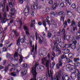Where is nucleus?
Listing matches in <instances>:
<instances>
[{
	"label": "nucleus",
	"instance_id": "nucleus-28",
	"mask_svg": "<svg viewBox=\"0 0 80 80\" xmlns=\"http://www.w3.org/2000/svg\"><path fill=\"white\" fill-rule=\"evenodd\" d=\"M51 24L52 25H54L55 27H57V24L54 20H52L51 21Z\"/></svg>",
	"mask_w": 80,
	"mask_h": 80
},
{
	"label": "nucleus",
	"instance_id": "nucleus-3",
	"mask_svg": "<svg viewBox=\"0 0 80 80\" xmlns=\"http://www.w3.org/2000/svg\"><path fill=\"white\" fill-rule=\"evenodd\" d=\"M72 73L71 78L72 80H75L76 77H78V80H80V73L78 71V69L76 68H72L70 71Z\"/></svg>",
	"mask_w": 80,
	"mask_h": 80
},
{
	"label": "nucleus",
	"instance_id": "nucleus-26",
	"mask_svg": "<svg viewBox=\"0 0 80 80\" xmlns=\"http://www.w3.org/2000/svg\"><path fill=\"white\" fill-rule=\"evenodd\" d=\"M20 38L19 37L17 41V45L18 46H20Z\"/></svg>",
	"mask_w": 80,
	"mask_h": 80
},
{
	"label": "nucleus",
	"instance_id": "nucleus-47",
	"mask_svg": "<svg viewBox=\"0 0 80 80\" xmlns=\"http://www.w3.org/2000/svg\"><path fill=\"white\" fill-rule=\"evenodd\" d=\"M50 15H54L55 16L56 15L55 13L53 12H51Z\"/></svg>",
	"mask_w": 80,
	"mask_h": 80
},
{
	"label": "nucleus",
	"instance_id": "nucleus-54",
	"mask_svg": "<svg viewBox=\"0 0 80 80\" xmlns=\"http://www.w3.org/2000/svg\"><path fill=\"white\" fill-rule=\"evenodd\" d=\"M24 15L26 17H27L28 15V12H24Z\"/></svg>",
	"mask_w": 80,
	"mask_h": 80
},
{
	"label": "nucleus",
	"instance_id": "nucleus-40",
	"mask_svg": "<svg viewBox=\"0 0 80 80\" xmlns=\"http://www.w3.org/2000/svg\"><path fill=\"white\" fill-rule=\"evenodd\" d=\"M7 48H6V47H4L3 48V51L4 52H7Z\"/></svg>",
	"mask_w": 80,
	"mask_h": 80
},
{
	"label": "nucleus",
	"instance_id": "nucleus-24",
	"mask_svg": "<svg viewBox=\"0 0 80 80\" xmlns=\"http://www.w3.org/2000/svg\"><path fill=\"white\" fill-rule=\"evenodd\" d=\"M23 38H22L21 39V43H23L26 40V36H23Z\"/></svg>",
	"mask_w": 80,
	"mask_h": 80
},
{
	"label": "nucleus",
	"instance_id": "nucleus-59",
	"mask_svg": "<svg viewBox=\"0 0 80 80\" xmlns=\"http://www.w3.org/2000/svg\"><path fill=\"white\" fill-rule=\"evenodd\" d=\"M34 37H33V36H31L30 38V39L31 40H34Z\"/></svg>",
	"mask_w": 80,
	"mask_h": 80
},
{
	"label": "nucleus",
	"instance_id": "nucleus-51",
	"mask_svg": "<svg viewBox=\"0 0 80 80\" xmlns=\"http://www.w3.org/2000/svg\"><path fill=\"white\" fill-rule=\"evenodd\" d=\"M6 57H8V58H9V57H11V54L8 53L6 55Z\"/></svg>",
	"mask_w": 80,
	"mask_h": 80
},
{
	"label": "nucleus",
	"instance_id": "nucleus-31",
	"mask_svg": "<svg viewBox=\"0 0 80 80\" xmlns=\"http://www.w3.org/2000/svg\"><path fill=\"white\" fill-rule=\"evenodd\" d=\"M66 61L67 62H68V63H72V60L68 58H66Z\"/></svg>",
	"mask_w": 80,
	"mask_h": 80
},
{
	"label": "nucleus",
	"instance_id": "nucleus-46",
	"mask_svg": "<svg viewBox=\"0 0 80 80\" xmlns=\"http://www.w3.org/2000/svg\"><path fill=\"white\" fill-rule=\"evenodd\" d=\"M68 15L70 16L71 17H72V16L73 15V14H72L71 12H68Z\"/></svg>",
	"mask_w": 80,
	"mask_h": 80
},
{
	"label": "nucleus",
	"instance_id": "nucleus-48",
	"mask_svg": "<svg viewBox=\"0 0 80 80\" xmlns=\"http://www.w3.org/2000/svg\"><path fill=\"white\" fill-rule=\"evenodd\" d=\"M68 3L69 5H70L72 4V0H68Z\"/></svg>",
	"mask_w": 80,
	"mask_h": 80
},
{
	"label": "nucleus",
	"instance_id": "nucleus-38",
	"mask_svg": "<svg viewBox=\"0 0 80 80\" xmlns=\"http://www.w3.org/2000/svg\"><path fill=\"white\" fill-rule=\"evenodd\" d=\"M71 7L72 8H76V5L75 4L73 3Z\"/></svg>",
	"mask_w": 80,
	"mask_h": 80
},
{
	"label": "nucleus",
	"instance_id": "nucleus-29",
	"mask_svg": "<svg viewBox=\"0 0 80 80\" xmlns=\"http://www.w3.org/2000/svg\"><path fill=\"white\" fill-rule=\"evenodd\" d=\"M43 25L44 27H45V29L47 30L48 28L47 27H46V26L47 25V23H46V22L45 21H43L42 22Z\"/></svg>",
	"mask_w": 80,
	"mask_h": 80
},
{
	"label": "nucleus",
	"instance_id": "nucleus-50",
	"mask_svg": "<svg viewBox=\"0 0 80 80\" xmlns=\"http://www.w3.org/2000/svg\"><path fill=\"white\" fill-rule=\"evenodd\" d=\"M55 62H53L52 63V68H54V66H55Z\"/></svg>",
	"mask_w": 80,
	"mask_h": 80
},
{
	"label": "nucleus",
	"instance_id": "nucleus-62",
	"mask_svg": "<svg viewBox=\"0 0 80 80\" xmlns=\"http://www.w3.org/2000/svg\"><path fill=\"white\" fill-rule=\"evenodd\" d=\"M52 55L54 57H55L56 55H55V52H52Z\"/></svg>",
	"mask_w": 80,
	"mask_h": 80
},
{
	"label": "nucleus",
	"instance_id": "nucleus-55",
	"mask_svg": "<svg viewBox=\"0 0 80 80\" xmlns=\"http://www.w3.org/2000/svg\"><path fill=\"white\" fill-rule=\"evenodd\" d=\"M74 55L73 54L70 53L69 54V56H70L71 58H72V56H73Z\"/></svg>",
	"mask_w": 80,
	"mask_h": 80
},
{
	"label": "nucleus",
	"instance_id": "nucleus-14",
	"mask_svg": "<svg viewBox=\"0 0 80 80\" xmlns=\"http://www.w3.org/2000/svg\"><path fill=\"white\" fill-rule=\"evenodd\" d=\"M62 51L63 53H65V54H67V53H68L70 52V50L68 49H63Z\"/></svg>",
	"mask_w": 80,
	"mask_h": 80
},
{
	"label": "nucleus",
	"instance_id": "nucleus-7",
	"mask_svg": "<svg viewBox=\"0 0 80 80\" xmlns=\"http://www.w3.org/2000/svg\"><path fill=\"white\" fill-rule=\"evenodd\" d=\"M38 37V43L39 44H42V42H43V40L44 42H45V43H47V39H43V37H42V36L40 35Z\"/></svg>",
	"mask_w": 80,
	"mask_h": 80
},
{
	"label": "nucleus",
	"instance_id": "nucleus-21",
	"mask_svg": "<svg viewBox=\"0 0 80 80\" xmlns=\"http://www.w3.org/2000/svg\"><path fill=\"white\" fill-rule=\"evenodd\" d=\"M46 51L47 49L46 48L42 49V50H41V53H40V54L42 55H43V54L45 53V52Z\"/></svg>",
	"mask_w": 80,
	"mask_h": 80
},
{
	"label": "nucleus",
	"instance_id": "nucleus-9",
	"mask_svg": "<svg viewBox=\"0 0 80 80\" xmlns=\"http://www.w3.org/2000/svg\"><path fill=\"white\" fill-rule=\"evenodd\" d=\"M24 29L25 31L26 35L27 36H29L30 35V33H29V30L28 28H27L26 26H24Z\"/></svg>",
	"mask_w": 80,
	"mask_h": 80
},
{
	"label": "nucleus",
	"instance_id": "nucleus-17",
	"mask_svg": "<svg viewBox=\"0 0 80 80\" xmlns=\"http://www.w3.org/2000/svg\"><path fill=\"white\" fill-rule=\"evenodd\" d=\"M30 11V8L28 6H26L25 10L24 12H26L29 13Z\"/></svg>",
	"mask_w": 80,
	"mask_h": 80
},
{
	"label": "nucleus",
	"instance_id": "nucleus-45",
	"mask_svg": "<svg viewBox=\"0 0 80 80\" xmlns=\"http://www.w3.org/2000/svg\"><path fill=\"white\" fill-rule=\"evenodd\" d=\"M67 25V21H65V22L64 23V28H66Z\"/></svg>",
	"mask_w": 80,
	"mask_h": 80
},
{
	"label": "nucleus",
	"instance_id": "nucleus-60",
	"mask_svg": "<svg viewBox=\"0 0 80 80\" xmlns=\"http://www.w3.org/2000/svg\"><path fill=\"white\" fill-rule=\"evenodd\" d=\"M7 62V61L4 60L3 62V65H5V64L6 63V62Z\"/></svg>",
	"mask_w": 80,
	"mask_h": 80
},
{
	"label": "nucleus",
	"instance_id": "nucleus-49",
	"mask_svg": "<svg viewBox=\"0 0 80 80\" xmlns=\"http://www.w3.org/2000/svg\"><path fill=\"white\" fill-rule=\"evenodd\" d=\"M46 12L48 13L49 12H50V8H47L46 9Z\"/></svg>",
	"mask_w": 80,
	"mask_h": 80
},
{
	"label": "nucleus",
	"instance_id": "nucleus-56",
	"mask_svg": "<svg viewBox=\"0 0 80 80\" xmlns=\"http://www.w3.org/2000/svg\"><path fill=\"white\" fill-rule=\"evenodd\" d=\"M48 37L49 38H51L52 36V34L48 33Z\"/></svg>",
	"mask_w": 80,
	"mask_h": 80
},
{
	"label": "nucleus",
	"instance_id": "nucleus-30",
	"mask_svg": "<svg viewBox=\"0 0 80 80\" xmlns=\"http://www.w3.org/2000/svg\"><path fill=\"white\" fill-rule=\"evenodd\" d=\"M35 20H33L31 21V27H33V23H35Z\"/></svg>",
	"mask_w": 80,
	"mask_h": 80
},
{
	"label": "nucleus",
	"instance_id": "nucleus-13",
	"mask_svg": "<svg viewBox=\"0 0 80 80\" xmlns=\"http://www.w3.org/2000/svg\"><path fill=\"white\" fill-rule=\"evenodd\" d=\"M63 75H62V77H64V79L65 80H71L70 79V78L68 77V75L67 74H62Z\"/></svg>",
	"mask_w": 80,
	"mask_h": 80
},
{
	"label": "nucleus",
	"instance_id": "nucleus-15",
	"mask_svg": "<svg viewBox=\"0 0 80 80\" xmlns=\"http://www.w3.org/2000/svg\"><path fill=\"white\" fill-rule=\"evenodd\" d=\"M63 47H62V46H61V48H69V47H72V45H70V44H66L65 45V46H64V45H63Z\"/></svg>",
	"mask_w": 80,
	"mask_h": 80
},
{
	"label": "nucleus",
	"instance_id": "nucleus-4",
	"mask_svg": "<svg viewBox=\"0 0 80 80\" xmlns=\"http://www.w3.org/2000/svg\"><path fill=\"white\" fill-rule=\"evenodd\" d=\"M38 65V62H36L35 63V66H34L32 68V73L34 78L31 79V80H37L36 77L37 73V72H36V68Z\"/></svg>",
	"mask_w": 80,
	"mask_h": 80
},
{
	"label": "nucleus",
	"instance_id": "nucleus-10",
	"mask_svg": "<svg viewBox=\"0 0 80 80\" xmlns=\"http://www.w3.org/2000/svg\"><path fill=\"white\" fill-rule=\"evenodd\" d=\"M63 64V63L62 62V60L59 59V64H58L57 65V69H59L60 68V67H62V65Z\"/></svg>",
	"mask_w": 80,
	"mask_h": 80
},
{
	"label": "nucleus",
	"instance_id": "nucleus-64",
	"mask_svg": "<svg viewBox=\"0 0 80 80\" xmlns=\"http://www.w3.org/2000/svg\"><path fill=\"white\" fill-rule=\"evenodd\" d=\"M38 80H42V77L38 78H37Z\"/></svg>",
	"mask_w": 80,
	"mask_h": 80
},
{
	"label": "nucleus",
	"instance_id": "nucleus-35",
	"mask_svg": "<svg viewBox=\"0 0 80 80\" xmlns=\"http://www.w3.org/2000/svg\"><path fill=\"white\" fill-rule=\"evenodd\" d=\"M50 18L48 16L47 18V19L46 20V22H47V23H50V21L49 20H48V19H49Z\"/></svg>",
	"mask_w": 80,
	"mask_h": 80
},
{
	"label": "nucleus",
	"instance_id": "nucleus-5",
	"mask_svg": "<svg viewBox=\"0 0 80 80\" xmlns=\"http://www.w3.org/2000/svg\"><path fill=\"white\" fill-rule=\"evenodd\" d=\"M53 43L55 46V47H54V49H56V51L58 52L59 53H61V50H60V49L58 47V44L55 41H54Z\"/></svg>",
	"mask_w": 80,
	"mask_h": 80
},
{
	"label": "nucleus",
	"instance_id": "nucleus-53",
	"mask_svg": "<svg viewBox=\"0 0 80 80\" xmlns=\"http://www.w3.org/2000/svg\"><path fill=\"white\" fill-rule=\"evenodd\" d=\"M58 14L59 15H62L63 14V11L60 12H59Z\"/></svg>",
	"mask_w": 80,
	"mask_h": 80
},
{
	"label": "nucleus",
	"instance_id": "nucleus-34",
	"mask_svg": "<svg viewBox=\"0 0 80 80\" xmlns=\"http://www.w3.org/2000/svg\"><path fill=\"white\" fill-rule=\"evenodd\" d=\"M22 67L25 68H27V67H28V66L26 63H23L22 64Z\"/></svg>",
	"mask_w": 80,
	"mask_h": 80
},
{
	"label": "nucleus",
	"instance_id": "nucleus-58",
	"mask_svg": "<svg viewBox=\"0 0 80 80\" xmlns=\"http://www.w3.org/2000/svg\"><path fill=\"white\" fill-rule=\"evenodd\" d=\"M4 68V67L2 66V65H0V71L2 70V69H3Z\"/></svg>",
	"mask_w": 80,
	"mask_h": 80
},
{
	"label": "nucleus",
	"instance_id": "nucleus-19",
	"mask_svg": "<svg viewBox=\"0 0 80 80\" xmlns=\"http://www.w3.org/2000/svg\"><path fill=\"white\" fill-rule=\"evenodd\" d=\"M21 75H22V76H23V75H26L27 73V72L25 71V69H22L21 71Z\"/></svg>",
	"mask_w": 80,
	"mask_h": 80
},
{
	"label": "nucleus",
	"instance_id": "nucleus-27",
	"mask_svg": "<svg viewBox=\"0 0 80 80\" xmlns=\"http://www.w3.org/2000/svg\"><path fill=\"white\" fill-rule=\"evenodd\" d=\"M66 67H67L66 68V70L68 71H69V70H70V68L71 67V65H70V64H68L66 65Z\"/></svg>",
	"mask_w": 80,
	"mask_h": 80
},
{
	"label": "nucleus",
	"instance_id": "nucleus-41",
	"mask_svg": "<svg viewBox=\"0 0 80 80\" xmlns=\"http://www.w3.org/2000/svg\"><path fill=\"white\" fill-rule=\"evenodd\" d=\"M76 36H78V37H80V32L78 31L76 32Z\"/></svg>",
	"mask_w": 80,
	"mask_h": 80
},
{
	"label": "nucleus",
	"instance_id": "nucleus-32",
	"mask_svg": "<svg viewBox=\"0 0 80 80\" xmlns=\"http://www.w3.org/2000/svg\"><path fill=\"white\" fill-rule=\"evenodd\" d=\"M65 16L64 15H62L61 16V21H63V22L64 21V20L65 19Z\"/></svg>",
	"mask_w": 80,
	"mask_h": 80
},
{
	"label": "nucleus",
	"instance_id": "nucleus-2",
	"mask_svg": "<svg viewBox=\"0 0 80 80\" xmlns=\"http://www.w3.org/2000/svg\"><path fill=\"white\" fill-rule=\"evenodd\" d=\"M63 38L64 40H67V41L69 40L70 43L72 42V43L70 44V45H71L72 48L74 50L76 48V46H75V45L77 44V41H75V37L72 36H70L69 35H67L66 37L65 36H64Z\"/></svg>",
	"mask_w": 80,
	"mask_h": 80
},
{
	"label": "nucleus",
	"instance_id": "nucleus-44",
	"mask_svg": "<svg viewBox=\"0 0 80 80\" xmlns=\"http://www.w3.org/2000/svg\"><path fill=\"white\" fill-rule=\"evenodd\" d=\"M14 57H18V53L17 52H16L14 55Z\"/></svg>",
	"mask_w": 80,
	"mask_h": 80
},
{
	"label": "nucleus",
	"instance_id": "nucleus-63",
	"mask_svg": "<svg viewBox=\"0 0 80 80\" xmlns=\"http://www.w3.org/2000/svg\"><path fill=\"white\" fill-rule=\"evenodd\" d=\"M77 10L78 12L80 13V7H78L77 8Z\"/></svg>",
	"mask_w": 80,
	"mask_h": 80
},
{
	"label": "nucleus",
	"instance_id": "nucleus-23",
	"mask_svg": "<svg viewBox=\"0 0 80 80\" xmlns=\"http://www.w3.org/2000/svg\"><path fill=\"white\" fill-rule=\"evenodd\" d=\"M6 2V0H4V3H3V4H2L1 6L2 8H3L2 9V10L3 11H4V9H5V3Z\"/></svg>",
	"mask_w": 80,
	"mask_h": 80
},
{
	"label": "nucleus",
	"instance_id": "nucleus-18",
	"mask_svg": "<svg viewBox=\"0 0 80 80\" xmlns=\"http://www.w3.org/2000/svg\"><path fill=\"white\" fill-rule=\"evenodd\" d=\"M57 4H53V5L51 7V9L52 10H55L56 8L57 7Z\"/></svg>",
	"mask_w": 80,
	"mask_h": 80
},
{
	"label": "nucleus",
	"instance_id": "nucleus-37",
	"mask_svg": "<svg viewBox=\"0 0 80 80\" xmlns=\"http://www.w3.org/2000/svg\"><path fill=\"white\" fill-rule=\"evenodd\" d=\"M60 7H62V8H63L65 7V4L63 3H61L60 4Z\"/></svg>",
	"mask_w": 80,
	"mask_h": 80
},
{
	"label": "nucleus",
	"instance_id": "nucleus-36",
	"mask_svg": "<svg viewBox=\"0 0 80 80\" xmlns=\"http://www.w3.org/2000/svg\"><path fill=\"white\" fill-rule=\"evenodd\" d=\"M67 57V56L63 54V55H62L61 57V58L62 60L63 59V58H65Z\"/></svg>",
	"mask_w": 80,
	"mask_h": 80
},
{
	"label": "nucleus",
	"instance_id": "nucleus-52",
	"mask_svg": "<svg viewBox=\"0 0 80 80\" xmlns=\"http://www.w3.org/2000/svg\"><path fill=\"white\" fill-rule=\"evenodd\" d=\"M23 56H22V55H20V62H22V61H23Z\"/></svg>",
	"mask_w": 80,
	"mask_h": 80
},
{
	"label": "nucleus",
	"instance_id": "nucleus-6",
	"mask_svg": "<svg viewBox=\"0 0 80 80\" xmlns=\"http://www.w3.org/2000/svg\"><path fill=\"white\" fill-rule=\"evenodd\" d=\"M60 72H59L58 73V75H57L56 77H54V78L53 79V80H59L60 79V78H61V76L62 77V80H65V79L64 78V77H63V74H60Z\"/></svg>",
	"mask_w": 80,
	"mask_h": 80
},
{
	"label": "nucleus",
	"instance_id": "nucleus-57",
	"mask_svg": "<svg viewBox=\"0 0 80 80\" xmlns=\"http://www.w3.org/2000/svg\"><path fill=\"white\" fill-rule=\"evenodd\" d=\"M34 47H35V46L33 45L32 47V53H33V51H34Z\"/></svg>",
	"mask_w": 80,
	"mask_h": 80
},
{
	"label": "nucleus",
	"instance_id": "nucleus-8",
	"mask_svg": "<svg viewBox=\"0 0 80 80\" xmlns=\"http://www.w3.org/2000/svg\"><path fill=\"white\" fill-rule=\"evenodd\" d=\"M33 2L35 4L31 7L32 9V10L33 9L34 10L37 9L38 8L37 6V0H33Z\"/></svg>",
	"mask_w": 80,
	"mask_h": 80
},
{
	"label": "nucleus",
	"instance_id": "nucleus-42",
	"mask_svg": "<svg viewBox=\"0 0 80 80\" xmlns=\"http://www.w3.org/2000/svg\"><path fill=\"white\" fill-rule=\"evenodd\" d=\"M11 11L12 13H14L15 12V9L14 8H12L11 9Z\"/></svg>",
	"mask_w": 80,
	"mask_h": 80
},
{
	"label": "nucleus",
	"instance_id": "nucleus-20",
	"mask_svg": "<svg viewBox=\"0 0 80 80\" xmlns=\"http://www.w3.org/2000/svg\"><path fill=\"white\" fill-rule=\"evenodd\" d=\"M13 0H9L8 1V3H9V6L11 8H12L13 7V4H12V2Z\"/></svg>",
	"mask_w": 80,
	"mask_h": 80
},
{
	"label": "nucleus",
	"instance_id": "nucleus-43",
	"mask_svg": "<svg viewBox=\"0 0 80 80\" xmlns=\"http://www.w3.org/2000/svg\"><path fill=\"white\" fill-rule=\"evenodd\" d=\"M8 70V68L7 67H6L4 68V69L3 70V71H5V72H7Z\"/></svg>",
	"mask_w": 80,
	"mask_h": 80
},
{
	"label": "nucleus",
	"instance_id": "nucleus-11",
	"mask_svg": "<svg viewBox=\"0 0 80 80\" xmlns=\"http://www.w3.org/2000/svg\"><path fill=\"white\" fill-rule=\"evenodd\" d=\"M3 18L2 19V21L4 23H5L6 22V21L5 19H6L7 20H9L8 19H7L6 18L7 17V13H6V12H4L3 14Z\"/></svg>",
	"mask_w": 80,
	"mask_h": 80
},
{
	"label": "nucleus",
	"instance_id": "nucleus-61",
	"mask_svg": "<svg viewBox=\"0 0 80 80\" xmlns=\"http://www.w3.org/2000/svg\"><path fill=\"white\" fill-rule=\"evenodd\" d=\"M80 36H76V40H80Z\"/></svg>",
	"mask_w": 80,
	"mask_h": 80
},
{
	"label": "nucleus",
	"instance_id": "nucleus-12",
	"mask_svg": "<svg viewBox=\"0 0 80 80\" xmlns=\"http://www.w3.org/2000/svg\"><path fill=\"white\" fill-rule=\"evenodd\" d=\"M74 61L75 62V63L74 64L75 67H78V66L80 65L79 62H77V58H75L74 59Z\"/></svg>",
	"mask_w": 80,
	"mask_h": 80
},
{
	"label": "nucleus",
	"instance_id": "nucleus-25",
	"mask_svg": "<svg viewBox=\"0 0 80 80\" xmlns=\"http://www.w3.org/2000/svg\"><path fill=\"white\" fill-rule=\"evenodd\" d=\"M76 22H75V21H72L71 26H72V27H76Z\"/></svg>",
	"mask_w": 80,
	"mask_h": 80
},
{
	"label": "nucleus",
	"instance_id": "nucleus-39",
	"mask_svg": "<svg viewBox=\"0 0 80 80\" xmlns=\"http://www.w3.org/2000/svg\"><path fill=\"white\" fill-rule=\"evenodd\" d=\"M48 3L50 5H52V4H53V1L52 0H48Z\"/></svg>",
	"mask_w": 80,
	"mask_h": 80
},
{
	"label": "nucleus",
	"instance_id": "nucleus-22",
	"mask_svg": "<svg viewBox=\"0 0 80 80\" xmlns=\"http://www.w3.org/2000/svg\"><path fill=\"white\" fill-rule=\"evenodd\" d=\"M38 68H39V69L41 71H43L45 69V68L43 66H41L38 67Z\"/></svg>",
	"mask_w": 80,
	"mask_h": 80
},
{
	"label": "nucleus",
	"instance_id": "nucleus-33",
	"mask_svg": "<svg viewBox=\"0 0 80 80\" xmlns=\"http://www.w3.org/2000/svg\"><path fill=\"white\" fill-rule=\"evenodd\" d=\"M16 73H17L16 72H13L11 73V75L12 76H13V77H15L16 76V75H17Z\"/></svg>",
	"mask_w": 80,
	"mask_h": 80
},
{
	"label": "nucleus",
	"instance_id": "nucleus-1",
	"mask_svg": "<svg viewBox=\"0 0 80 80\" xmlns=\"http://www.w3.org/2000/svg\"><path fill=\"white\" fill-rule=\"evenodd\" d=\"M47 57L43 58L42 59V64L45 65L47 68L48 72H47V75H49V77H51V78H52V72L51 70H50V72L49 71V64L50 63V61L49 60H48L47 59Z\"/></svg>",
	"mask_w": 80,
	"mask_h": 80
},
{
	"label": "nucleus",
	"instance_id": "nucleus-16",
	"mask_svg": "<svg viewBox=\"0 0 80 80\" xmlns=\"http://www.w3.org/2000/svg\"><path fill=\"white\" fill-rule=\"evenodd\" d=\"M12 32H14L15 37H18L19 33L17 32V30L14 29L12 30Z\"/></svg>",
	"mask_w": 80,
	"mask_h": 80
}]
</instances>
